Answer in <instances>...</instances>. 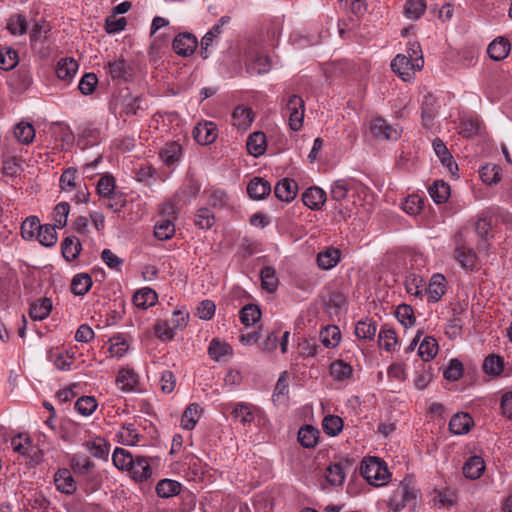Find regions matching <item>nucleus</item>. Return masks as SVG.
I'll return each instance as SVG.
<instances>
[{
    "label": "nucleus",
    "mask_w": 512,
    "mask_h": 512,
    "mask_svg": "<svg viewBox=\"0 0 512 512\" xmlns=\"http://www.w3.org/2000/svg\"><path fill=\"white\" fill-rule=\"evenodd\" d=\"M360 473L369 484L375 487L386 485L390 478L385 462L377 457L364 458L361 462Z\"/></svg>",
    "instance_id": "nucleus-1"
},
{
    "label": "nucleus",
    "mask_w": 512,
    "mask_h": 512,
    "mask_svg": "<svg viewBox=\"0 0 512 512\" xmlns=\"http://www.w3.org/2000/svg\"><path fill=\"white\" fill-rule=\"evenodd\" d=\"M286 110L289 115V126L293 131L302 128L304 119L305 102L297 94L290 95L286 100Z\"/></svg>",
    "instance_id": "nucleus-2"
},
{
    "label": "nucleus",
    "mask_w": 512,
    "mask_h": 512,
    "mask_svg": "<svg viewBox=\"0 0 512 512\" xmlns=\"http://www.w3.org/2000/svg\"><path fill=\"white\" fill-rule=\"evenodd\" d=\"M417 491L406 483H401L398 489L390 498V506L399 511L406 506L414 508L416 506Z\"/></svg>",
    "instance_id": "nucleus-3"
},
{
    "label": "nucleus",
    "mask_w": 512,
    "mask_h": 512,
    "mask_svg": "<svg viewBox=\"0 0 512 512\" xmlns=\"http://www.w3.org/2000/svg\"><path fill=\"white\" fill-rule=\"evenodd\" d=\"M370 131L376 138L385 140H397L401 131L394 126L388 125L386 120L380 116L372 119Z\"/></svg>",
    "instance_id": "nucleus-4"
},
{
    "label": "nucleus",
    "mask_w": 512,
    "mask_h": 512,
    "mask_svg": "<svg viewBox=\"0 0 512 512\" xmlns=\"http://www.w3.org/2000/svg\"><path fill=\"white\" fill-rule=\"evenodd\" d=\"M454 239L456 244L454 251L455 259L463 268L472 270L476 264V254L472 249L465 246L461 233H457Z\"/></svg>",
    "instance_id": "nucleus-5"
},
{
    "label": "nucleus",
    "mask_w": 512,
    "mask_h": 512,
    "mask_svg": "<svg viewBox=\"0 0 512 512\" xmlns=\"http://www.w3.org/2000/svg\"><path fill=\"white\" fill-rule=\"evenodd\" d=\"M198 46L197 38L188 32L178 34L173 41L172 47L175 53L182 57L191 56Z\"/></svg>",
    "instance_id": "nucleus-6"
},
{
    "label": "nucleus",
    "mask_w": 512,
    "mask_h": 512,
    "mask_svg": "<svg viewBox=\"0 0 512 512\" xmlns=\"http://www.w3.org/2000/svg\"><path fill=\"white\" fill-rule=\"evenodd\" d=\"M391 68L403 81H410L414 72L419 71L415 68L413 60L403 54L396 55L391 62Z\"/></svg>",
    "instance_id": "nucleus-7"
},
{
    "label": "nucleus",
    "mask_w": 512,
    "mask_h": 512,
    "mask_svg": "<svg viewBox=\"0 0 512 512\" xmlns=\"http://www.w3.org/2000/svg\"><path fill=\"white\" fill-rule=\"evenodd\" d=\"M107 69L113 80L127 82L131 80L134 75L132 66L124 59H117L108 62Z\"/></svg>",
    "instance_id": "nucleus-8"
},
{
    "label": "nucleus",
    "mask_w": 512,
    "mask_h": 512,
    "mask_svg": "<svg viewBox=\"0 0 512 512\" xmlns=\"http://www.w3.org/2000/svg\"><path fill=\"white\" fill-rule=\"evenodd\" d=\"M510 50V41L506 37L499 36L488 45L487 53L492 60L502 61L507 58Z\"/></svg>",
    "instance_id": "nucleus-9"
},
{
    "label": "nucleus",
    "mask_w": 512,
    "mask_h": 512,
    "mask_svg": "<svg viewBox=\"0 0 512 512\" xmlns=\"http://www.w3.org/2000/svg\"><path fill=\"white\" fill-rule=\"evenodd\" d=\"M193 137L200 145H209L217 138V127L213 122L200 123L193 129Z\"/></svg>",
    "instance_id": "nucleus-10"
},
{
    "label": "nucleus",
    "mask_w": 512,
    "mask_h": 512,
    "mask_svg": "<svg viewBox=\"0 0 512 512\" xmlns=\"http://www.w3.org/2000/svg\"><path fill=\"white\" fill-rule=\"evenodd\" d=\"M128 472L137 482L146 481L152 475L151 466L147 458L143 456H136L134 458V463L129 467Z\"/></svg>",
    "instance_id": "nucleus-11"
},
{
    "label": "nucleus",
    "mask_w": 512,
    "mask_h": 512,
    "mask_svg": "<svg viewBox=\"0 0 512 512\" xmlns=\"http://www.w3.org/2000/svg\"><path fill=\"white\" fill-rule=\"evenodd\" d=\"M297 191L298 184L289 178L280 180L274 188L275 196L284 202H291L294 200L297 195Z\"/></svg>",
    "instance_id": "nucleus-12"
},
{
    "label": "nucleus",
    "mask_w": 512,
    "mask_h": 512,
    "mask_svg": "<svg viewBox=\"0 0 512 512\" xmlns=\"http://www.w3.org/2000/svg\"><path fill=\"white\" fill-rule=\"evenodd\" d=\"M54 483L60 492L68 495L73 494L77 488L71 472L66 468H61L55 473Z\"/></svg>",
    "instance_id": "nucleus-13"
},
{
    "label": "nucleus",
    "mask_w": 512,
    "mask_h": 512,
    "mask_svg": "<svg viewBox=\"0 0 512 512\" xmlns=\"http://www.w3.org/2000/svg\"><path fill=\"white\" fill-rule=\"evenodd\" d=\"M33 84V76L30 69L26 67L19 68L12 76L10 85L17 92L27 91Z\"/></svg>",
    "instance_id": "nucleus-14"
},
{
    "label": "nucleus",
    "mask_w": 512,
    "mask_h": 512,
    "mask_svg": "<svg viewBox=\"0 0 512 512\" xmlns=\"http://www.w3.org/2000/svg\"><path fill=\"white\" fill-rule=\"evenodd\" d=\"M432 145H433L435 154L437 155V157L439 158L441 163L445 167H447V169L449 170V172L451 174H455V172L458 171V165L453 160V157H452L451 153L449 152V150L447 149L444 142L441 139L436 138L433 140Z\"/></svg>",
    "instance_id": "nucleus-15"
},
{
    "label": "nucleus",
    "mask_w": 512,
    "mask_h": 512,
    "mask_svg": "<svg viewBox=\"0 0 512 512\" xmlns=\"http://www.w3.org/2000/svg\"><path fill=\"white\" fill-rule=\"evenodd\" d=\"M303 203L312 210H319L326 201V193L319 187H310L302 195Z\"/></svg>",
    "instance_id": "nucleus-16"
},
{
    "label": "nucleus",
    "mask_w": 512,
    "mask_h": 512,
    "mask_svg": "<svg viewBox=\"0 0 512 512\" xmlns=\"http://www.w3.org/2000/svg\"><path fill=\"white\" fill-rule=\"evenodd\" d=\"M271 192V184L261 178L254 177L247 186V193L254 200H262Z\"/></svg>",
    "instance_id": "nucleus-17"
},
{
    "label": "nucleus",
    "mask_w": 512,
    "mask_h": 512,
    "mask_svg": "<svg viewBox=\"0 0 512 512\" xmlns=\"http://www.w3.org/2000/svg\"><path fill=\"white\" fill-rule=\"evenodd\" d=\"M473 423L474 421L468 413H457L451 418L449 429L453 434L461 435L467 433Z\"/></svg>",
    "instance_id": "nucleus-18"
},
{
    "label": "nucleus",
    "mask_w": 512,
    "mask_h": 512,
    "mask_svg": "<svg viewBox=\"0 0 512 512\" xmlns=\"http://www.w3.org/2000/svg\"><path fill=\"white\" fill-rule=\"evenodd\" d=\"M266 146V136L263 132L250 134L246 142L248 153L254 157L263 155L266 151Z\"/></svg>",
    "instance_id": "nucleus-19"
},
{
    "label": "nucleus",
    "mask_w": 512,
    "mask_h": 512,
    "mask_svg": "<svg viewBox=\"0 0 512 512\" xmlns=\"http://www.w3.org/2000/svg\"><path fill=\"white\" fill-rule=\"evenodd\" d=\"M52 310V301L49 298H41L30 305L29 316L35 321L47 318Z\"/></svg>",
    "instance_id": "nucleus-20"
},
{
    "label": "nucleus",
    "mask_w": 512,
    "mask_h": 512,
    "mask_svg": "<svg viewBox=\"0 0 512 512\" xmlns=\"http://www.w3.org/2000/svg\"><path fill=\"white\" fill-rule=\"evenodd\" d=\"M485 470L484 460L479 456H471L464 463L463 474L471 480L478 479Z\"/></svg>",
    "instance_id": "nucleus-21"
},
{
    "label": "nucleus",
    "mask_w": 512,
    "mask_h": 512,
    "mask_svg": "<svg viewBox=\"0 0 512 512\" xmlns=\"http://www.w3.org/2000/svg\"><path fill=\"white\" fill-rule=\"evenodd\" d=\"M232 118L236 127L246 130L254 120V113L249 107L237 106L232 113Z\"/></svg>",
    "instance_id": "nucleus-22"
},
{
    "label": "nucleus",
    "mask_w": 512,
    "mask_h": 512,
    "mask_svg": "<svg viewBox=\"0 0 512 512\" xmlns=\"http://www.w3.org/2000/svg\"><path fill=\"white\" fill-rule=\"evenodd\" d=\"M445 277L441 274L432 276L428 287L425 286V292L432 302H437L445 293Z\"/></svg>",
    "instance_id": "nucleus-23"
},
{
    "label": "nucleus",
    "mask_w": 512,
    "mask_h": 512,
    "mask_svg": "<svg viewBox=\"0 0 512 512\" xmlns=\"http://www.w3.org/2000/svg\"><path fill=\"white\" fill-rule=\"evenodd\" d=\"M182 154V146L178 142H169L160 151V156L167 166L177 163Z\"/></svg>",
    "instance_id": "nucleus-24"
},
{
    "label": "nucleus",
    "mask_w": 512,
    "mask_h": 512,
    "mask_svg": "<svg viewBox=\"0 0 512 512\" xmlns=\"http://www.w3.org/2000/svg\"><path fill=\"white\" fill-rule=\"evenodd\" d=\"M202 408L197 403H192L186 407L181 417V426L186 430H192L197 424Z\"/></svg>",
    "instance_id": "nucleus-25"
},
{
    "label": "nucleus",
    "mask_w": 512,
    "mask_h": 512,
    "mask_svg": "<svg viewBox=\"0 0 512 512\" xmlns=\"http://www.w3.org/2000/svg\"><path fill=\"white\" fill-rule=\"evenodd\" d=\"M157 294L151 288L145 287L133 295V303L141 309H147L157 302Z\"/></svg>",
    "instance_id": "nucleus-26"
},
{
    "label": "nucleus",
    "mask_w": 512,
    "mask_h": 512,
    "mask_svg": "<svg viewBox=\"0 0 512 512\" xmlns=\"http://www.w3.org/2000/svg\"><path fill=\"white\" fill-rule=\"evenodd\" d=\"M78 63L73 58L61 59L56 67V75L60 80L69 81L77 72Z\"/></svg>",
    "instance_id": "nucleus-27"
},
{
    "label": "nucleus",
    "mask_w": 512,
    "mask_h": 512,
    "mask_svg": "<svg viewBox=\"0 0 512 512\" xmlns=\"http://www.w3.org/2000/svg\"><path fill=\"white\" fill-rule=\"evenodd\" d=\"M61 250L63 257L71 262L79 256L81 243L75 236L66 237L61 244Z\"/></svg>",
    "instance_id": "nucleus-28"
},
{
    "label": "nucleus",
    "mask_w": 512,
    "mask_h": 512,
    "mask_svg": "<svg viewBox=\"0 0 512 512\" xmlns=\"http://www.w3.org/2000/svg\"><path fill=\"white\" fill-rule=\"evenodd\" d=\"M340 260V251L336 248H329L320 252L317 256V264L323 270H329L337 265Z\"/></svg>",
    "instance_id": "nucleus-29"
},
{
    "label": "nucleus",
    "mask_w": 512,
    "mask_h": 512,
    "mask_svg": "<svg viewBox=\"0 0 512 512\" xmlns=\"http://www.w3.org/2000/svg\"><path fill=\"white\" fill-rule=\"evenodd\" d=\"M261 286L264 290L269 293H273L277 290L279 280L276 275V270L272 266H265L260 272Z\"/></svg>",
    "instance_id": "nucleus-30"
},
{
    "label": "nucleus",
    "mask_w": 512,
    "mask_h": 512,
    "mask_svg": "<svg viewBox=\"0 0 512 512\" xmlns=\"http://www.w3.org/2000/svg\"><path fill=\"white\" fill-rule=\"evenodd\" d=\"M116 382L122 391L130 392L136 387L138 376L131 369H122L117 375Z\"/></svg>",
    "instance_id": "nucleus-31"
},
{
    "label": "nucleus",
    "mask_w": 512,
    "mask_h": 512,
    "mask_svg": "<svg viewBox=\"0 0 512 512\" xmlns=\"http://www.w3.org/2000/svg\"><path fill=\"white\" fill-rule=\"evenodd\" d=\"M429 194L435 203H445L450 196V186L443 180H437L429 187Z\"/></svg>",
    "instance_id": "nucleus-32"
},
{
    "label": "nucleus",
    "mask_w": 512,
    "mask_h": 512,
    "mask_svg": "<svg viewBox=\"0 0 512 512\" xmlns=\"http://www.w3.org/2000/svg\"><path fill=\"white\" fill-rule=\"evenodd\" d=\"M181 491V484L171 479H162L156 485V493L161 498L176 496Z\"/></svg>",
    "instance_id": "nucleus-33"
},
{
    "label": "nucleus",
    "mask_w": 512,
    "mask_h": 512,
    "mask_svg": "<svg viewBox=\"0 0 512 512\" xmlns=\"http://www.w3.org/2000/svg\"><path fill=\"white\" fill-rule=\"evenodd\" d=\"M254 410V406L240 402L235 405L232 411V416L243 425L250 424L254 420Z\"/></svg>",
    "instance_id": "nucleus-34"
},
{
    "label": "nucleus",
    "mask_w": 512,
    "mask_h": 512,
    "mask_svg": "<svg viewBox=\"0 0 512 512\" xmlns=\"http://www.w3.org/2000/svg\"><path fill=\"white\" fill-rule=\"evenodd\" d=\"M340 338V330L335 325H327L320 331L321 342L327 348L336 347L340 342Z\"/></svg>",
    "instance_id": "nucleus-35"
},
{
    "label": "nucleus",
    "mask_w": 512,
    "mask_h": 512,
    "mask_svg": "<svg viewBox=\"0 0 512 512\" xmlns=\"http://www.w3.org/2000/svg\"><path fill=\"white\" fill-rule=\"evenodd\" d=\"M92 286V278L87 273L77 274L73 277L71 282V291L75 295H85Z\"/></svg>",
    "instance_id": "nucleus-36"
},
{
    "label": "nucleus",
    "mask_w": 512,
    "mask_h": 512,
    "mask_svg": "<svg viewBox=\"0 0 512 512\" xmlns=\"http://www.w3.org/2000/svg\"><path fill=\"white\" fill-rule=\"evenodd\" d=\"M438 352V344L436 339L431 336H426L419 344L418 355L423 361L433 359Z\"/></svg>",
    "instance_id": "nucleus-37"
},
{
    "label": "nucleus",
    "mask_w": 512,
    "mask_h": 512,
    "mask_svg": "<svg viewBox=\"0 0 512 512\" xmlns=\"http://www.w3.org/2000/svg\"><path fill=\"white\" fill-rule=\"evenodd\" d=\"M175 233V225L170 218H161L154 227V235L159 240H168Z\"/></svg>",
    "instance_id": "nucleus-38"
},
{
    "label": "nucleus",
    "mask_w": 512,
    "mask_h": 512,
    "mask_svg": "<svg viewBox=\"0 0 512 512\" xmlns=\"http://www.w3.org/2000/svg\"><path fill=\"white\" fill-rule=\"evenodd\" d=\"M319 431L310 426L306 425L300 428L298 432V441L305 448H313L318 441Z\"/></svg>",
    "instance_id": "nucleus-39"
},
{
    "label": "nucleus",
    "mask_w": 512,
    "mask_h": 512,
    "mask_svg": "<svg viewBox=\"0 0 512 512\" xmlns=\"http://www.w3.org/2000/svg\"><path fill=\"white\" fill-rule=\"evenodd\" d=\"M376 331V323L370 319L358 321L355 327L356 336L362 340H372Z\"/></svg>",
    "instance_id": "nucleus-40"
},
{
    "label": "nucleus",
    "mask_w": 512,
    "mask_h": 512,
    "mask_svg": "<svg viewBox=\"0 0 512 512\" xmlns=\"http://www.w3.org/2000/svg\"><path fill=\"white\" fill-rule=\"evenodd\" d=\"M378 344L386 351H391L397 344L395 331L387 325H384L378 334Z\"/></svg>",
    "instance_id": "nucleus-41"
},
{
    "label": "nucleus",
    "mask_w": 512,
    "mask_h": 512,
    "mask_svg": "<svg viewBox=\"0 0 512 512\" xmlns=\"http://www.w3.org/2000/svg\"><path fill=\"white\" fill-rule=\"evenodd\" d=\"M134 456L123 448H116L112 455L114 465L120 470L128 471L129 467L134 463Z\"/></svg>",
    "instance_id": "nucleus-42"
},
{
    "label": "nucleus",
    "mask_w": 512,
    "mask_h": 512,
    "mask_svg": "<svg viewBox=\"0 0 512 512\" xmlns=\"http://www.w3.org/2000/svg\"><path fill=\"white\" fill-rule=\"evenodd\" d=\"M40 220L36 216L27 217L21 225V235L25 240H32L41 229Z\"/></svg>",
    "instance_id": "nucleus-43"
},
{
    "label": "nucleus",
    "mask_w": 512,
    "mask_h": 512,
    "mask_svg": "<svg viewBox=\"0 0 512 512\" xmlns=\"http://www.w3.org/2000/svg\"><path fill=\"white\" fill-rule=\"evenodd\" d=\"M504 368V360L502 357L490 354L483 362V370L486 374L498 376L501 374Z\"/></svg>",
    "instance_id": "nucleus-44"
},
{
    "label": "nucleus",
    "mask_w": 512,
    "mask_h": 512,
    "mask_svg": "<svg viewBox=\"0 0 512 512\" xmlns=\"http://www.w3.org/2000/svg\"><path fill=\"white\" fill-rule=\"evenodd\" d=\"M425 0H407L404 5V14L411 20H418L426 10Z\"/></svg>",
    "instance_id": "nucleus-45"
},
{
    "label": "nucleus",
    "mask_w": 512,
    "mask_h": 512,
    "mask_svg": "<svg viewBox=\"0 0 512 512\" xmlns=\"http://www.w3.org/2000/svg\"><path fill=\"white\" fill-rule=\"evenodd\" d=\"M55 228V226L49 224L41 226L36 238L43 246L52 247L56 244L58 237Z\"/></svg>",
    "instance_id": "nucleus-46"
},
{
    "label": "nucleus",
    "mask_w": 512,
    "mask_h": 512,
    "mask_svg": "<svg viewBox=\"0 0 512 512\" xmlns=\"http://www.w3.org/2000/svg\"><path fill=\"white\" fill-rule=\"evenodd\" d=\"M18 64V53L16 50L5 47L0 50V68L8 71Z\"/></svg>",
    "instance_id": "nucleus-47"
},
{
    "label": "nucleus",
    "mask_w": 512,
    "mask_h": 512,
    "mask_svg": "<svg viewBox=\"0 0 512 512\" xmlns=\"http://www.w3.org/2000/svg\"><path fill=\"white\" fill-rule=\"evenodd\" d=\"M353 369L351 365L343 360H337L330 366L331 375L338 381L349 379L352 375Z\"/></svg>",
    "instance_id": "nucleus-48"
},
{
    "label": "nucleus",
    "mask_w": 512,
    "mask_h": 512,
    "mask_svg": "<svg viewBox=\"0 0 512 512\" xmlns=\"http://www.w3.org/2000/svg\"><path fill=\"white\" fill-rule=\"evenodd\" d=\"M14 135L22 144H30L35 137L34 127L29 123H19L14 129Z\"/></svg>",
    "instance_id": "nucleus-49"
},
{
    "label": "nucleus",
    "mask_w": 512,
    "mask_h": 512,
    "mask_svg": "<svg viewBox=\"0 0 512 512\" xmlns=\"http://www.w3.org/2000/svg\"><path fill=\"white\" fill-rule=\"evenodd\" d=\"M322 427L327 435L336 436L343 429V420L339 416L328 415L324 417Z\"/></svg>",
    "instance_id": "nucleus-50"
},
{
    "label": "nucleus",
    "mask_w": 512,
    "mask_h": 512,
    "mask_svg": "<svg viewBox=\"0 0 512 512\" xmlns=\"http://www.w3.org/2000/svg\"><path fill=\"white\" fill-rule=\"evenodd\" d=\"M260 317L261 311L259 307L254 304L245 305L240 311L241 322L246 326L255 324Z\"/></svg>",
    "instance_id": "nucleus-51"
},
{
    "label": "nucleus",
    "mask_w": 512,
    "mask_h": 512,
    "mask_svg": "<svg viewBox=\"0 0 512 512\" xmlns=\"http://www.w3.org/2000/svg\"><path fill=\"white\" fill-rule=\"evenodd\" d=\"M208 353L212 359L218 361L221 357L232 354V348L225 342L213 339L210 342Z\"/></svg>",
    "instance_id": "nucleus-52"
},
{
    "label": "nucleus",
    "mask_w": 512,
    "mask_h": 512,
    "mask_svg": "<svg viewBox=\"0 0 512 512\" xmlns=\"http://www.w3.org/2000/svg\"><path fill=\"white\" fill-rule=\"evenodd\" d=\"M195 225L200 229H210L215 223V217L208 208H200L194 217Z\"/></svg>",
    "instance_id": "nucleus-53"
},
{
    "label": "nucleus",
    "mask_w": 512,
    "mask_h": 512,
    "mask_svg": "<svg viewBox=\"0 0 512 512\" xmlns=\"http://www.w3.org/2000/svg\"><path fill=\"white\" fill-rule=\"evenodd\" d=\"M96 408L97 401L92 396H82L75 403V410L83 416H90Z\"/></svg>",
    "instance_id": "nucleus-54"
},
{
    "label": "nucleus",
    "mask_w": 512,
    "mask_h": 512,
    "mask_svg": "<svg viewBox=\"0 0 512 512\" xmlns=\"http://www.w3.org/2000/svg\"><path fill=\"white\" fill-rule=\"evenodd\" d=\"M325 477L331 485H341L345 479V473L342 465L340 463H334L328 466Z\"/></svg>",
    "instance_id": "nucleus-55"
},
{
    "label": "nucleus",
    "mask_w": 512,
    "mask_h": 512,
    "mask_svg": "<svg viewBox=\"0 0 512 512\" xmlns=\"http://www.w3.org/2000/svg\"><path fill=\"white\" fill-rule=\"evenodd\" d=\"M423 205V199L419 195L412 194L402 203V208L409 215H417L422 211Z\"/></svg>",
    "instance_id": "nucleus-56"
},
{
    "label": "nucleus",
    "mask_w": 512,
    "mask_h": 512,
    "mask_svg": "<svg viewBox=\"0 0 512 512\" xmlns=\"http://www.w3.org/2000/svg\"><path fill=\"white\" fill-rule=\"evenodd\" d=\"M395 315L404 327H410L415 323V316L410 305L402 304L396 308Z\"/></svg>",
    "instance_id": "nucleus-57"
},
{
    "label": "nucleus",
    "mask_w": 512,
    "mask_h": 512,
    "mask_svg": "<svg viewBox=\"0 0 512 512\" xmlns=\"http://www.w3.org/2000/svg\"><path fill=\"white\" fill-rule=\"evenodd\" d=\"M115 179L111 175L102 176L97 183V193L106 199L115 193Z\"/></svg>",
    "instance_id": "nucleus-58"
},
{
    "label": "nucleus",
    "mask_w": 512,
    "mask_h": 512,
    "mask_svg": "<svg viewBox=\"0 0 512 512\" xmlns=\"http://www.w3.org/2000/svg\"><path fill=\"white\" fill-rule=\"evenodd\" d=\"M500 168L497 165H485L480 170V178L486 184H496L500 181Z\"/></svg>",
    "instance_id": "nucleus-59"
},
{
    "label": "nucleus",
    "mask_w": 512,
    "mask_h": 512,
    "mask_svg": "<svg viewBox=\"0 0 512 512\" xmlns=\"http://www.w3.org/2000/svg\"><path fill=\"white\" fill-rule=\"evenodd\" d=\"M86 449L96 458H106L108 456V447L103 439L97 438L93 441H87Z\"/></svg>",
    "instance_id": "nucleus-60"
},
{
    "label": "nucleus",
    "mask_w": 512,
    "mask_h": 512,
    "mask_svg": "<svg viewBox=\"0 0 512 512\" xmlns=\"http://www.w3.org/2000/svg\"><path fill=\"white\" fill-rule=\"evenodd\" d=\"M271 68V60L266 55H256L249 65V70L257 74H265Z\"/></svg>",
    "instance_id": "nucleus-61"
},
{
    "label": "nucleus",
    "mask_w": 512,
    "mask_h": 512,
    "mask_svg": "<svg viewBox=\"0 0 512 512\" xmlns=\"http://www.w3.org/2000/svg\"><path fill=\"white\" fill-rule=\"evenodd\" d=\"M70 206L67 202H61L57 204L54 208V220L56 224L55 227L63 228L67 224V217L69 215Z\"/></svg>",
    "instance_id": "nucleus-62"
},
{
    "label": "nucleus",
    "mask_w": 512,
    "mask_h": 512,
    "mask_svg": "<svg viewBox=\"0 0 512 512\" xmlns=\"http://www.w3.org/2000/svg\"><path fill=\"white\" fill-rule=\"evenodd\" d=\"M119 437L124 445H134L139 440V434L137 433L134 424L123 425L119 432Z\"/></svg>",
    "instance_id": "nucleus-63"
},
{
    "label": "nucleus",
    "mask_w": 512,
    "mask_h": 512,
    "mask_svg": "<svg viewBox=\"0 0 512 512\" xmlns=\"http://www.w3.org/2000/svg\"><path fill=\"white\" fill-rule=\"evenodd\" d=\"M94 467V463L89 458L75 456L71 460V468L75 474L85 475Z\"/></svg>",
    "instance_id": "nucleus-64"
}]
</instances>
